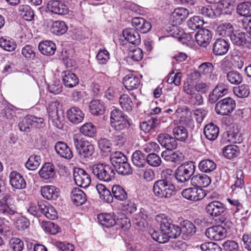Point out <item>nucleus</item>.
<instances>
[{
	"instance_id": "1",
	"label": "nucleus",
	"mask_w": 251,
	"mask_h": 251,
	"mask_svg": "<svg viewBox=\"0 0 251 251\" xmlns=\"http://www.w3.org/2000/svg\"><path fill=\"white\" fill-rule=\"evenodd\" d=\"M171 170L163 173L162 179L155 181L152 187L154 196L159 199H169L176 194V187L172 182L173 175L169 173Z\"/></svg>"
},
{
	"instance_id": "2",
	"label": "nucleus",
	"mask_w": 251,
	"mask_h": 251,
	"mask_svg": "<svg viewBox=\"0 0 251 251\" xmlns=\"http://www.w3.org/2000/svg\"><path fill=\"white\" fill-rule=\"evenodd\" d=\"M156 221L160 223V229L154 230L151 233L152 238L159 243H165L170 238H176L174 236L175 232L172 226V220L164 214L157 215Z\"/></svg>"
},
{
	"instance_id": "3",
	"label": "nucleus",
	"mask_w": 251,
	"mask_h": 251,
	"mask_svg": "<svg viewBox=\"0 0 251 251\" xmlns=\"http://www.w3.org/2000/svg\"><path fill=\"white\" fill-rule=\"evenodd\" d=\"M3 201H0V214L4 217H0V234L8 231L7 224L15 214L17 213L16 206L11 203L12 198L6 196L3 198Z\"/></svg>"
},
{
	"instance_id": "4",
	"label": "nucleus",
	"mask_w": 251,
	"mask_h": 251,
	"mask_svg": "<svg viewBox=\"0 0 251 251\" xmlns=\"http://www.w3.org/2000/svg\"><path fill=\"white\" fill-rule=\"evenodd\" d=\"M94 176L100 181L109 182L115 179L114 167L105 163H96L91 166Z\"/></svg>"
},
{
	"instance_id": "5",
	"label": "nucleus",
	"mask_w": 251,
	"mask_h": 251,
	"mask_svg": "<svg viewBox=\"0 0 251 251\" xmlns=\"http://www.w3.org/2000/svg\"><path fill=\"white\" fill-rule=\"evenodd\" d=\"M196 169L195 163L187 161L183 163L176 170L174 176L177 183L181 186H184L189 182L194 175Z\"/></svg>"
},
{
	"instance_id": "6",
	"label": "nucleus",
	"mask_w": 251,
	"mask_h": 251,
	"mask_svg": "<svg viewBox=\"0 0 251 251\" xmlns=\"http://www.w3.org/2000/svg\"><path fill=\"white\" fill-rule=\"evenodd\" d=\"M73 140L76 152L81 158L89 159L92 157L95 152V148L91 143L79 134L74 135Z\"/></svg>"
},
{
	"instance_id": "7",
	"label": "nucleus",
	"mask_w": 251,
	"mask_h": 251,
	"mask_svg": "<svg viewBox=\"0 0 251 251\" xmlns=\"http://www.w3.org/2000/svg\"><path fill=\"white\" fill-rule=\"evenodd\" d=\"M111 125L116 131H121L130 126L127 117L120 110L114 109L111 112Z\"/></svg>"
},
{
	"instance_id": "8",
	"label": "nucleus",
	"mask_w": 251,
	"mask_h": 251,
	"mask_svg": "<svg viewBox=\"0 0 251 251\" xmlns=\"http://www.w3.org/2000/svg\"><path fill=\"white\" fill-rule=\"evenodd\" d=\"M172 227L174 228L173 232H175L174 236H176V238L178 237L181 233L185 238H188L194 235L196 231L195 225L188 220L183 221L181 223V227L174 224H173Z\"/></svg>"
},
{
	"instance_id": "9",
	"label": "nucleus",
	"mask_w": 251,
	"mask_h": 251,
	"mask_svg": "<svg viewBox=\"0 0 251 251\" xmlns=\"http://www.w3.org/2000/svg\"><path fill=\"white\" fill-rule=\"evenodd\" d=\"M236 107L235 101L230 97L219 100L215 104V110L218 115H227L232 112Z\"/></svg>"
},
{
	"instance_id": "10",
	"label": "nucleus",
	"mask_w": 251,
	"mask_h": 251,
	"mask_svg": "<svg viewBox=\"0 0 251 251\" xmlns=\"http://www.w3.org/2000/svg\"><path fill=\"white\" fill-rule=\"evenodd\" d=\"M230 39L234 45L242 48H249L251 44V38L244 32L234 31Z\"/></svg>"
},
{
	"instance_id": "11",
	"label": "nucleus",
	"mask_w": 251,
	"mask_h": 251,
	"mask_svg": "<svg viewBox=\"0 0 251 251\" xmlns=\"http://www.w3.org/2000/svg\"><path fill=\"white\" fill-rule=\"evenodd\" d=\"M181 195L184 199L189 201H198L204 198L206 193L202 188L194 186L183 190Z\"/></svg>"
},
{
	"instance_id": "12",
	"label": "nucleus",
	"mask_w": 251,
	"mask_h": 251,
	"mask_svg": "<svg viewBox=\"0 0 251 251\" xmlns=\"http://www.w3.org/2000/svg\"><path fill=\"white\" fill-rule=\"evenodd\" d=\"M73 176L75 183L77 186L86 188L90 185L91 181L90 176L83 169L75 168Z\"/></svg>"
},
{
	"instance_id": "13",
	"label": "nucleus",
	"mask_w": 251,
	"mask_h": 251,
	"mask_svg": "<svg viewBox=\"0 0 251 251\" xmlns=\"http://www.w3.org/2000/svg\"><path fill=\"white\" fill-rule=\"evenodd\" d=\"M205 235L210 240L219 241L226 236V230L221 226H212L206 229Z\"/></svg>"
},
{
	"instance_id": "14",
	"label": "nucleus",
	"mask_w": 251,
	"mask_h": 251,
	"mask_svg": "<svg viewBox=\"0 0 251 251\" xmlns=\"http://www.w3.org/2000/svg\"><path fill=\"white\" fill-rule=\"evenodd\" d=\"M47 9L55 14L63 15L68 13V6L60 0H50L48 1Z\"/></svg>"
},
{
	"instance_id": "15",
	"label": "nucleus",
	"mask_w": 251,
	"mask_h": 251,
	"mask_svg": "<svg viewBox=\"0 0 251 251\" xmlns=\"http://www.w3.org/2000/svg\"><path fill=\"white\" fill-rule=\"evenodd\" d=\"M225 205L218 201L208 203L205 207L206 213L211 217H217L221 216L226 210Z\"/></svg>"
},
{
	"instance_id": "16",
	"label": "nucleus",
	"mask_w": 251,
	"mask_h": 251,
	"mask_svg": "<svg viewBox=\"0 0 251 251\" xmlns=\"http://www.w3.org/2000/svg\"><path fill=\"white\" fill-rule=\"evenodd\" d=\"M229 47V43L225 39H217L212 44V52L215 56L224 55L228 52Z\"/></svg>"
},
{
	"instance_id": "17",
	"label": "nucleus",
	"mask_w": 251,
	"mask_h": 251,
	"mask_svg": "<svg viewBox=\"0 0 251 251\" xmlns=\"http://www.w3.org/2000/svg\"><path fill=\"white\" fill-rule=\"evenodd\" d=\"M228 91L227 85L223 83H218L209 95L208 100L211 103L216 102L220 98L226 95Z\"/></svg>"
},
{
	"instance_id": "18",
	"label": "nucleus",
	"mask_w": 251,
	"mask_h": 251,
	"mask_svg": "<svg viewBox=\"0 0 251 251\" xmlns=\"http://www.w3.org/2000/svg\"><path fill=\"white\" fill-rule=\"evenodd\" d=\"M99 223L106 227H111L115 225H120L122 219H116V216L109 213H101L98 215Z\"/></svg>"
},
{
	"instance_id": "19",
	"label": "nucleus",
	"mask_w": 251,
	"mask_h": 251,
	"mask_svg": "<svg viewBox=\"0 0 251 251\" xmlns=\"http://www.w3.org/2000/svg\"><path fill=\"white\" fill-rule=\"evenodd\" d=\"M157 140L162 147L168 150L175 149L177 146L176 139L168 134H160L158 136Z\"/></svg>"
},
{
	"instance_id": "20",
	"label": "nucleus",
	"mask_w": 251,
	"mask_h": 251,
	"mask_svg": "<svg viewBox=\"0 0 251 251\" xmlns=\"http://www.w3.org/2000/svg\"><path fill=\"white\" fill-rule=\"evenodd\" d=\"M195 37L196 42L200 46L206 47L209 44L212 35L209 30L202 28L196 33Z\"/></svg>"
},
{
	"instance_id": "21",
	"label": "nucleus",
	"mask_w": 251,
	"mask_h": 251,
	"mask_svg": "<svg viewBox=\"0 0 251 251\" xmlns=\"http://www.w3.org/2000/svg\"><path fill=\"white\" fill-rule=\"evenodd\" d=\"M123 36L129 43L138 45L141 42L140 35L138 31L133 28H127L123 30Z\"/></svg>"
},
{
	"instance_id": "22",
	"label": "nucleus",
	"mask_w": 251,
	"mask_h": 251,
	"mask_svg": "<svg viewBox=\"0 0 251 251\" xmlns=\"http://www.w3.org/2000/svg\"><path fill=\"white\" fill-rule=\"evenodd\" d=\"M84 114L77 107H72L67 112V117L72 123L77 124L84 119Z\"/></svg>"
},
{
	"instance_id": "23",
	"label": "nucleus",
	"mask_w": 251,
	"mask_h": 251,
	"mask_svg": "<svg viewBox=\"0 0 251 251\" xmlns=\"http://www.w3.org/2000/svg\"><path fill=\"white\" fill-rule=\"evenodd\" d=\"M11 186L17 189H23L26 186V182L23 176L17 171H12L9 175Z\"/></svg>"
},
{
	"instance_id": "24",
	"label": "nucleus",
	"mask_w": 251,
	"mask_h": 251,
	"mask_svg": "<svg viewBox=\"0 0 251 251\" xmlns=\"http://www.w3.org/2000/svg\"><path fill=\"white\" fill-rule=\"evenodd\" d=\"M43 197L49 200H55L59 196V189L54 186L46 185L41 188Z\"/></svg>"
},
{
	"instance_id": "25",
	"label": "nucleus",
	"mask_w": 251,
	"mask_h": 251,
	"mask_svg": "<svg viewBox=\"0 0 251 251\" xmlns=\"http://www.w3.org/2000/svg\"><path fill=\"white\" fill-rule=\"evenodd\" d=\"M123 83L127 90H133L139 87L140 85V80L135 75L129 74L123 78Z\"/></svg>"
},
{
	"instance_id": "26",
	"label": "nucleus",
	"mask_w": 251,
	"mask_h": 251,
	"mask_svg": "<svg viewBox=\"0 0 251 251\" xmlns=\"http://www.w3.org/2000/svg\"><path fill=\"white\" fill-rule=\"evenodd\" d=\"M54 149L56 153L62 157L68 159L73 157L72 151L68 145L63 142H57L54 146Z\"/></svg>"
},
{
	"instance_id": "27",
	"label": "nucleus",
	"mask_w": 251,
	"mask_h": 251,
	"mask_svg": "<svg viewBox=\"0 0 251 251\" xmlns=\"http://www.w3.org/2000/svg\"><path fill=\"white\" fill-rule=\"evenodd\" d=\"M191 183L194 186L201 188L208 186L211 183V179L205 174H199L192 177Z\"/></svg>"
},
{
	"instance_id": "28",
	"label": "nucleus",
	"mask_w": 251,
	"mask_h": 251,
	"mask_svg": "<svg viewBox=\"0 0 251 251\" xmlns=\"http://www.w3.org/2000/svg\"><path fill=\"white\" fill-rule=\"evenodd\" d=\"M40 176L44 180L53 178L55 175L54 166L50 162L46 163L39 171Z\"/></svg>"
},
{
	"instance_id": "29",
	"label": "nucleus",
	"mask_w": 251,
	"mask_h": 251,
	"mask_svg": "<svg viewBox=\"0 0 251 251\" xmlns=\"http://www.w3.org/2000/svg\"><path fill=\"white\" fill-rule=\"evenodd\" d=\"M62 77L63 82L67 87L73 88L79 83V79L76 75L70 71L63 72Z\"/></svg>"
},
{
	"instance_id": "30",
	"label": "nucleus",
	"mask_w": 251,
	"mask_h": 251,
	"mask_svg": "<svg viewBox=\"0 0 251 251\" xmlns=\"http://www.w3.org/2000/svg\"><path fill=\"white\" fill-rule=\"evenodd\" d=\"M203 133L207 139L210 141H214L217 139L219 135V129L213 123H210L204 126Z\"/></svg>"
},
{
	"instance_id": "31",
	"label": "nucleus",
	"mask_w": 251,
	"mask_h": 251,
	"mask_svg": "<svg viewBox=\"0 0 251 251\" xmlns=\"http://www.w3.org/2000/svg\"><path fill=\"white\" fill-rule=\"evenodd\" d=\"M71 197L73 202L77 206L84 204L87 200L85 193L78 188L72 190Z\"/></svg>"
},
{
	"instance_id": "32",
	"label": "nucleus",
	"mask_w": 251,
	"mask_h": 251,
	"mask_svg": "<svg viewBox=\"0 0 251 251\" xmlns=\"http://www.w3.org/2000/svg\"><path fill=\"white\" fill-rule=\"evenodd\" d=\"M90 112L94 115H103L105 111V107L103 101L99 100H92L89 104Z\"/></svg>"
},
{
	"instance_id": "33",
	"label": "nucleus",
	"mask_w": 251,
	"mask_h": 251,
	"mask_svg": "<svg viewBox=\"0 0 251 251\" xmlns=\"http://www.w3.org/2000/svg\"><path fill=\"white\" fill-rule=\"evenodd\" d=\"M214 69L213 64L208 62L203 63L199 67V70L201 74L211 80H215L217 78L216 75L213 74Z\"/></svg>"
},
{
	"instance_id": "34",
	"label": "nucleus",
	"mask_w": 251,
	"mask_h": 251,
	"mask_svg": "<svg viewBox=\"0 0 251 251\" xmlns=\"http://www.w3.org/2000/svg\"><path fill=\"white\" fill-rule=\"evenodd\" d=\"M161 156L167 161L175 163H179L184 157L182 153L178 151L173 152L169 151H164L161 153Z\"/></svg>"
},
{
	"instance_id": "35",
	"label": "nucleus",
	"mask_w": 251,
	"mask_h": 251,
	"mask_svg": "<svg viewBox=\"0 0 251 251\" xmlns=\"http://www.w3.org/2000/svg\"><path fill=\"white\" fill-rule=\"evenodd\" d=\"M38 49L42 54L46 55H52L55 52L56 46L51 41H45L39 43Z\"/></svg>"
},
{
	"instance_id": "36",
	"label": "nucleus",
	"mask_w": 251,
	"mask_h": 251,
	"mask_svg": "<svg viewBox=\"0 0 251 251\" xmlns=\"http://www.w3.org/2000/svg\"><path fill=\"white\" fill-rule=\"evenodd\" d=\"M233 25L229 23H224L219 25L216 29V32L218 34L223 37H229L234 32Z\"/></svg>"
},
{
	"instance_id": "37",
	"label": "nucleus",
	"mask_w": 251,
	"mask_h": 251,
	"mask_svg": "<svg viewBox=\"0 0 251 251\" xmlns=\"http://www.w3.org/2000/svg\"><path fill=\"white\" fill-rule=\"evenodd\" d=\"M97 190L100 198L104 201L111 203L113 201V196L110 191L102 184H98L96 186Z\"/></svg>"
},
{
	"instance_id": "38",
	"label": "nucleus",
	"mask_w": 251,
	"mask_h": 251,
	"mask_svg": "<svg viewBox=\"0 0 251 251\" xmlns=\"http://www.w3.org/2000/svg\"><path fill=\"white\" fill-rule=\"evenodd\" d=\"M68 27L65 23L62 21H55L52 24L50 30L56 35H61L66 32Z\"/></svg>"
},
{
	"instance_id": "39",
	"label": "nucleus",
	"mask_w": 251,
	"mask_h": 251,
	"mask_svg": "<svg viewBox=\"0 0 251 251\" xmlns=\"http://www.w3.org/2000/svg\"><path fill=\"white\" fill-rule=\"evenodd\" d=\"M189 14V10L183 7L176 8L172 13V17L174 21H176V24H180L181 22L188 17Z\"/></svg>"
},
{
	"instance_id": "40",
	"label": "nucleus",
	"mask_w": 251,
	"mask_h": 251,
	"mask_svg": "<svg viewBox=\"0 0 251 251\" xmlns=\"http://www.w3.org/2000/svg\"><path fill=\"white\" fill-rule=\"evenodd\" d=\"M147 156L140 151H136L132 155L133 165L138 168L144 167L146 163Z\"/></svg>"
},
{
	"instance_id": "41",
	"label": "nucleus",
	"mask_w": 251,
	"mask_h": 251,
	"mask_svg": "<svg viewBox=\"0 0 251 251\" xmlns=\"http://www.w3.org/2000/svg\"><path fill=\"white\" fill-rule=\"evenodd\" d=\"M159 123V120L155 117H152L147 121H144L140 123V129L145 133H148L151 130L155 128Z\"/></svg>"
},
{
	"instance_id": "42",
	"label": "nucleus",
	"mask_w": 251,
	"mask_h": 251,
	"mask_svg": "<svg viewBox=\"0 0 251 251\" xmlns=\"http://www.w3.org/2000/svg\"><path fill=\"white\" fill-rule=\"evenodd\" d=\"M79 131L84 136L92 138L96 134L97 128L92 123H86L80 127Z\"/></svg>"
},
{
	"instance_id": "43",
	"label": "nucleus",
	"mask_w": 251,
	"mask_h": 251,
	"mask_svg": "<svg viewBox=\"0 0 251 251\" xmlns=\"http://www.w3.org/2000/svg\"><path fill=\"white\" fill-rule=\"evenodd\" d=\"M198 167L202 172L208 173L216 168V164L212 160L206 159L200 162Z\"/></svg>"
},
{
	"instance_id": "44",
	"label": "nucleus",
	"mask_w": 251,
	"mask_h": 251,
	"mask_svg": "<svg viewBox=\"0 0 251 251\" xmlns=\"http://www.w3.org/2000/svg\"><path fill=\"white\" fill-rule=\"evenodd\" d=\"M139 24L142 25L140 27V31L143 33H146L150 31L151 28V24L141 17H135L132 20V25H138Z\"/></svg>"
},
{
	"instance_id": "45",
	"label": "nucleus",
	"mask_w": 251,
	"mask_h": 251,
	"mask_svg": "<svg viewBox=\"0 0 251 251\" xmlns=\"http://www.w3.org/2000/svg\"><path fill=\"white\" fill-rule=\"evenodd\" d=\"M173 132L176 140L181 142H184L188 137L187 130L182 126H178L174 127Z\"/></svg>"
},
{
	"instance_id": "46",
	"label": "nucleus",
	"mask_w": 251,
	"mask_h": 251,
	"mask_svg": "<svg viewBox=\"0 0 251 251\" xmlns=\"http://www.w3.org/2000/svg\"><path fill=\"white\" fill-rule=\"evenodd\" d=\"M0 47L6 51H12L16 48L17 45L13 39L5 36L0 38Z\"/></svg>"
},
{
	"instance_id": "47",
	"label": "nucleus",
	"mask_w": 251,
	"mask_h": 251,
	"mask_svg": "<svg viewBox=\"0 0 251 251\" xmlns=\"http://www.w3.org/2000/svg\"><path fill=\"white\" fill-rule=\"evenodd\" d=\"M113 198L123 201L127 198V194L125 189L120 185H115L112 187Z\"/></svg>"
},
{
	"instance_id": "48",
	"label": "nucleus",
	"mask_w": 251,
	"mask_h": 251,
	"mask_svg": "<svg viewBox=\"0 0 251 251\" xmlns=\"http://www.w3.org/2000/svg\"><path fill=\"white\" fill-rule=\"evenodd\" d=\"M19 12L23 18L27 21H31L34 18L33 11L30 7L27 5L19 6Z\"/></svg>"
},
{
	"instance_id": "49",
	"label": "nucleus",
	"mask_w": 251,
	"mask_h": 251,
	"mask_svg": "<svg viewBox=\"0 0 251 251\" xmlns=\"http://www.w3.org/2000/svg\"><path fill=\"white\" fill-rule=\"evenodd\" d=\"M127 159V157L121 151L113 152L111 154L110 157L111 165L113 167L124 163Z\"/></svg>"
},
{
	"instance_id": "50",
	"label": "nucleus",
	"mask_w": 251,
	"mask_h": 251,
	"mask_svg": "<svg viewBox=\"0 0 251 251\" xmlns=\"http://www.w3.org/2000/svg\"><path fill=\"white\" fill-rule=\"evenodd\" d=\"M223 152L225 157L230 159L239 155V147L234 145H228L224 148Z\"/></svg>"
},
{
	"instance_id": "51",
	"label": "nucleus",
	"mask_w": 251,
	"mask_h": 251,
	"mask_svg": "<svg viewBox=\"0 0 251 251\" xmlns=\"http://www.w3.org/2000/svg\"><path fill=\"white\" fill-rule=\"evenodd\" d=\"M114 167V172L115 173L117 172L119 175L122 176L129 175L132 172V168L128 162L127 159L124 163H121Z\"/></svg>"
},
{
	"instance_id": "52",
	"label": "nucleus",
	"mask_w": 251,
	"mask_h": 251,
	"mask_svg": "<svg viewBox=\"0 0 251 251\" xmlns=\"http://www.w3.org/2000/svg\"><path fill=\"white\" fill-rule=\"evenodd\" d=\"M234 94L240 98H245L250 94V87L248 85L243 84L234 87L233 89Z\"/></svg>"
},
{
	"instance_id": "53",
	"label": "nucleus",
	"mask_w": 251,
	"mask_h": 251,
	"mask_svg": "<svg viewBox=\"0 0 251 251\" xmlns=\"http://www.w3.org/2000/svg\"><path fill=\"white\" fill-rule=\"evenodd\" d=\"M227 80L232 84L238 85L243 81L242 75L236 71H229L226 75Z\"/></svg>"
},
{
	"instance_id": "54",
	"label": "nucleus",
	"mask_w": 251,
	"mask_h": 251,
	"mask_svg": "<svg viewBox=\"0 0 251 251\" xmlns=\"http://www.w3.org/2000/svg\"><path fill=\"white\" fill-rule=\"evenodd\" d=\"M238 13L245 17L251 16V2H245L239 4L237 8Z\"/></svg>"
},
{
	"instance_id": "55",
	"label": "nucleus",
	"mask_w": 251,
	"mask_h": 251,
	"mask_svg": "<svg viewBox=\"0 0 251 251\" xmlns=\"http://www.w3.org/2000/svg\"><path fill=\"white\" fill-rule=\"evenodd\" d=\"M40 156L32 155L29 157L25 164V166L29 170H35L40 165Z\"/></svg>"
},
{
	"instance_id": "56",
	"label": "nucleus",
	"mask_w": 251,
	"mask_h": 251,
	"mask_svg": "<svg viewBox=\"0 0 251 251\" xmlns=\"http://www.w3.org/2000/svg\"><path fill=\"white\" fill-rule=\"evenodd\" d=\"M203 20L200 16H194L187 22V25L189 28L193 30L201 28L203 26Z\"/></svg>"
},
{
	"instance_id": "57",
	"label": "nucleus",
	"mask_w": 251,
	"mask_h": 251,
	"mask_svg": "<svg viewBox=\"0 0 251 251\" xmlns=\"http://www.w3.org/2000/svg\"><path fill=\"white\" fill-rule=\"evenodd\" d=\"M120 104L124 110L130 111L133 106L130 97L126 94H123L119 99Z\"/></svg>"
},
{
	"instance_id": "58",
	"label": "nucleus",
	"mask_w": 251,
	"mask_h": 251,
	"mask_svg": "<svg viewBox=\"0 0 251 251\" xmlns=\"http://www.w3.org/2000/svg\"><path fill=\"white\" fill-rule=\"evenodd\" d=\"M243 172L241 170H239L236 173V180L234 184L231 187L232 191H234L236 188L242 189L244 186V181L243 177Z\"/></svg>"
},
{
	"instance_id": "59",
	"label": "nucleus",
	"mask_w": 251,
	"mask_h": 251,
	"mask_svg": "<svg viewBox=\"0 0 251 251\" xmlns=\"http://www.w3.org/2000/svg\"><path fill=\"white\" fill-rule=\"evenodd\" d=\"M146 162L150 166L153 167L159 166L161 164L160 157L155 153H150L147 156Z\"/></svg>"
},
{
	"instance_id": "60",
	"label": "nucleus",
	"mask_w": 251,
	"mask_h": 251,
	"mask_svg": "<svg viewBox=\"0 0 251 251\" xmlns=\"http://www.w3.org/2000/svg\"><path fill=\"white\" fill-rule=\"evenodd\" d=\"M123 209L127 214H132L137 210V205L134 201L128 200L123 204Z\"/></svg>"
},
{
	"instance_id": "61",
	"label": "nucleus",
	"mask_w": 251,
	"mask_h": 251,
	"mask_svg": "<svg viewBox=\"0 0 251 251\" xmlns=\"http://www.w3.org/2000/svg\"><path fill=\"white\" fill-rule=\"evenodd\" d=\"M137 174L140 176H142L147 181H151L154 178V172L151 169L139 170Z\"/></svg>"
},
{
	"instance_id": "62",
	"label": "nucleus",
	"mask_w": 251,
	"mask_h": 251,
	"mask_svg": "<svg viewBox=\"0 0 251 251\" xmlns=\"http://www.w3.org/2000/svg\"><path fill=\"white\" fill-rule=\"evenodd\" d=\"M19 129L21 131L28 132L30 130L31 126V120L29 115L24 118L18 125Z\"/></svg>"
},
{
	"instance_id": "63",
	"label": "nucleus",
	"mask_w": 251,
	"mask_h": 251,
	"mask_svg": "<svg viewBox=\"0 0 251 251\" xmlns=\"http://www.w3.org/2000/svg\"><path fill=\"white\" fill-rule=\"evenodd\" d=\"M200 247L202 251H221V247L217 244L212 242L203 243Z\"/></svg>"
},
{
	"instance_id": "64",
	"label": "nucleus",
	"mask_w": 251,
	"mask_h": 251,
	"mask_svg": "<svg viewBox=\"0 0 251 251\" xmlns=\"http://www.w3.org/2000/svg\"><path fill=\"white\" fill-rule=\"evenodd\" d=\"M10 248L14 251H22L24 248V243L17 238H13L9 241Z\"/></svg>"
}]
</instances>
